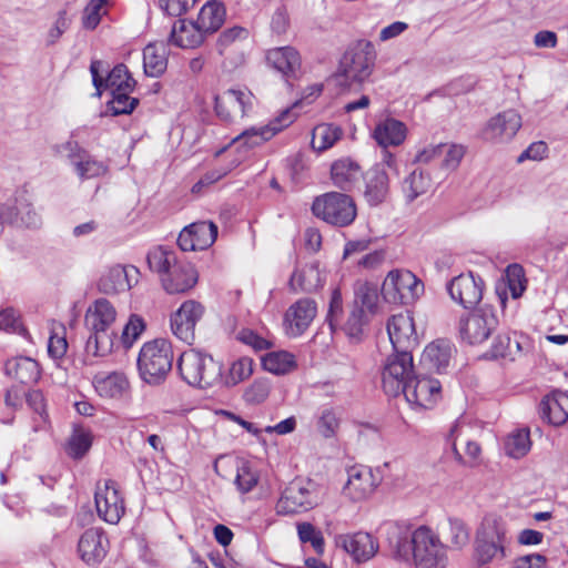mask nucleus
Segmentation results:
<instances>
[{"mask_svg": "<svg viewBox=\"0 0 568 568\" xmlns=\"http://www.w3.org/2000/svg\"><path fill=\"white\" fill-rule=\"evenodd\" d=\"M204 38L205 34L197 21L187 22L185 19H179L172 27L169 41L176 47L192 49L199 47Z\"/></svg>", "mask_w": 568, "mask_h": 568, "instance_id": "nucleus-28", "label": "nucleus"}, {"mask_svg": "<svg viewBox=\"0 0 568 568\" xmlns=\"http://www.w3.org/2000/svg\"><path fill=\"white\" fill-rule=\"evenodd\" d=\"M362 176L359 164L351 158L338 159L331 166L332 181L343 191H352Z\"/></svg>", "mask_w": 568, "mask_h": 568, "instance_id": "nucleus-29", "label": "nucleus"}, {"mask_svg": "<svg viewBox=\"0 0 568 568\" xmlns=\"http://www.w3.org/2000/svg\"><path fill=\"white\" fill-rule=\"evenodd\" d=\"M454 351L455 347L449 341L437 339L425 347L420 364L429 371L443 373L449 365Z\"/></svg>", "mask_w": 568, "mask_h": 568, "instance_id": "nucleus-27", "label": "nucleus"}, {"mask_svg": "<svg viewBox=\"0 0 568 568\" xmlns=\"http://www.w3.org/2000/svg\"><path fill=\"white\" fill-rule=\"evenodd\" d=\"M146 262L150 270L160 275L162 286L169 294L185 293L197 282L193 265L179 260L172 250L159 246L148 253Z\"/></svg>", "mask_w": 568, "mask_h": 568, "instance_id": "nucleus-2", "label": "nucleus"}, {"mask_svg": "<svg viewBox=\"0 0 568 568\" xmlns=\"http://www.w3.org/2000/svg\"><path fill=\"white\" fill-rule=\"evenodd\" d=\"M336 545L342 547L357 562L369 560L378 550V544L373 536L364 531L339 535L336 537Z\"/></svg>", "mask_w": 568, "mask_h": 568, "instance_id": "nucleus-22", "label": "nucleus"}, {"mask_svg": "<svg viewBox=\"0 0 568 568\" xmlns=\"http://www.w3.org/2000/svg\"><path fill=\"white\" fill-rule=\"evenodd\" d=\"M499 324L493 306L483 305L459 320V334L463 341L470 345L481 344Z\"/></svg>", "mask_w": 568, "mask_h": 568, "instance_id": "nucleus-11", "label": "nucleus"}, {"mask_svg": "<svg viewBox=\"0 0 568 568\" xmlns=\"http://www.w3.org/2000/svg\"><path fill=\"white\" fill-rule=\"evenodd\" d=\"M538 413L548 424L562 425L568 419V395L559 390L546 395L539 403Z\"/></svg>", "mask_w": 568, "mask_h": 568, "instance_id": "nucleus-25", "label": "nucleus"}, {"mask_svg": "<svg viewBox=\"0 0 568 568\" xmlns=\"http://www.w3.org/2000/svg\"><path fill=\"white\" fill-rule=\"evenodd\" d=\"M168 51L164 43H150L143 50V68L148 77L158 78L168 65Z\"/></svg>", "mask_w": 568, "mask_h": 568, "instance_id": "nucleus-39", "label": "nucleus"}, {"mask_svg": "<svg viewBox=\"0 0 568 568\" xmlns=\"http://www.w3.org/2000/svg\"><path fill=\"white\" fill-rule=\"evenodd\" d=\"M116 311L106 298H98L93 305L89 306L84 316L87 328L112 327L115 322Z\"/></svg>", "mask_w": 568, "mask_h": 568, "instance_id": "nucleus-34", "label": "nucleus"}, {"mask_svg": "<svg viewBox=\"0 0 568 568\" xmlns=\"http://www.w3.org/2000/svg\"><path fill=\"white\" fill-rule=\"evenodd\" d=\"M413 377V383L408 384L403 394L406 402L417 408L427 409L433 407L442 395L440 383L437 379L417 374Z\"/></svg>", "mask_w": 568, "mask_h": 568, "instance_id": "nucleus-18", "label": "nucleus"}, {"mask_svg": "<svg viewBox=\"0 0 568 568\" xmlns=\"http://www.w3.org/2000/svg\"><path fill=\"white\" fill-rule=\"evenodd\" d=\"M312 212L316 217L337 227L351 225L357 215L353 197L339 192L317 196L312 204Z\"/></svg>", "mask_w": 568, "mask_h": 568, "instance_id": "nucleus-8", "label": "nucleus"}, {"mask_svg": "<svg viewBox=\"0 0 568 568\" xmlns=\"http://www.w3.org/2000/svg\"><path fill=\"white\" fill-rule=\"evenodd\" d=\"M225 8L215 0L207 1L201 9L196 19L204 34L216 32L225 20Z\"/></svg>", "mask_w": 568, "mask_h": 568, "instance_id": "nucleus-40", "label": "nucleus"}, {"mask_svg": "<svg viewBox=\"0 0 568 568\" xmlns=\"http://www.w3.org/2000/svg\"><path fill=\"white\" fill-rule=\"evenodd\" d=\"M298 538L303 544L310 542L317 555L324 554L325 541L320 530L311 523L297 524Z\"/></svg>", "mask_w": 568, "mask_h": 568, "instance_id": "nucleus-48", "label": "nucleus"}, {"mask_svg": "<svg viewBox=\"0 0 568 568\" xmlns=\"http://www.w3.org/2000/svg\"><path fill=\"white\" fill-rule=\"evenodd\" d=\"M90 335L85 343V351L94 356H105L110 354L118 341L116 333L112 327L88 328Z\"/></svg>", "mask_w": 568, "mask_h": 568, "instance_id": "nucleus-36", "label": "nucleus"}, {"mask_svg": "<svg viewBox=\"0 0 568 568\" xmlns=\"http://www.w3.org/2000/svg\"><path fill=\"white\" fill-rule=\"evenodd\" d=\"M94 500L100 518L109 524L119 523L124 514V505L115 481L109 479L104 481L103 487L98 485Z\"/></svg>", "mask_w": 568, "mask_h": 568, "instance_id": "nucleus-19", "label": "nucleus"}, {"mask_svg": "<svg viewBox=\"0 0 568 568\" xmlns=\"http://www.w3.org/2000/svg\"><path fill=\"white\" fill-rule=\"evenodd\" d=\"M262 366L275 375H284L296 367V361L292 353L277 351L264 355L262 357Z\"/></svg>", "mask_w": 568, "mask_h": 568, "instance_id": "nucleus-42", "label": "nucleus"}, {"mask_svg": "<svg viewBox=\"0 0 568 568\" xmlns=\"http://www.w3.org/2000/svg\"><path fill=\"white\" fill-rule=\"evenodd\" d=\"M365 184L364 199L371 206H377L386 201L389 194V176L383 165H374L363 173Z\"/></svg>", "mask_w": 568, "mask_h": 568, "instance_id": "nucleus-23", "label": "nucleus"}, {"mask_svg": "<svg viewBox=\"0 0 568 568\" xmlns=\"http://www.w3.org/2000/svg\"><path fill=\"white\" fill-rule=\"evenodd\" d=\"M508 288L513 298H519L526 290L527 280L525 271L519 264H510L506 268Z\"/></svg>", "mask_w": 568, "mask_h": 568, "instance_id": "nucleus-52", "label": "nucleus"}, {"mask_svg": "<svg viewBox=\"0 0 568 568\" xmlns=\"http://www.w3.org/2000/svg\"><path fill=\"white\" fill-rule=\"evenodd\" d=\"M248 37V30L239 26L223 31L217 39V49L223 54L224 49L236 40H245Z\"/></svg>", "mask_w": 568, "mask_h": 568, "instance_id": "nucleus-63", "label": "nucleus"}, {"mask_svg": "<svg viewBox=\"0 0 568 568\" xmlns=\"http://www.w3.org/2000/svg\"><path fill=\"white\" fill-rule=\"evenodd\" d=\"M108 544V538L101 528L87 529L78 542L80 558L87 565L94 566L100 564L106 555Z\"/></svg>", "mask_w": 568, "mask_h": 568, "instance_id": "nucleus-21", "label": "nucleus"}, {"mask_svg": "<svg viewBox=\"0 0 568 568\" xmlns=\"http://www.w3.org/2000/svg\"><path fill=\"white\" fill-rule=\"evenodd\" d=\"M448 524L452 545L457 549H462L469 541V530L466 524L459 518H449Z\"/></svg>", "mask_w": 568, "mask_h": 568, "instance_id": "nucleus-56", "label": "nucleus"}, {"mask_svg": "<svg viewBox=\"0 0 568 568\" xmlns=\"http://www.w3.org/2000/svg\"><path fill=\"white\" fill-rule=\"evenodd\" d=\"M521 344L518 338H511L508 333L498 334L494 339L490 348V356L493 358H508L514 361L520 354Z\"/></svg>", "mask_w": 568, "mask_h": 568, "instance_id": "nucleus-43", "label": "nucleus"}, {"mask_svg": "<svg viewBox=\"0 0 568 568\" xmlns=\"http://www.w3.org/2000/svg\"><path fill=\"white\" fill-rule=\"evenodd\" d=\"M204 307L201 303L185 301L175 313L171 315V328L173 334L184 343L192 345L195 339V325L202 318Z\"/></svg>", "mask_w": 568, "mask_h": 568, "instance_id": "nucleus-15", "label": "nucleus"}, {"mask_svg": "<svg viewBox=\"0 0 568 568\" xmlns=\"http://www.w3.org/2000/svg\"><path fill=\"white\" fill-rule=\"evenodd\" d=\"M145 329L144 320L138 315L132 314L129 317L128 323L123 327L120 343L125 347L130 348L132 344L140 337Z\"/></svg>", "mask_w": 568, "mask_h": 568, "instance_id": "nucleus-53", "label": "nucleus"}, {"mask_svg": "<svg viewBox=\"0 0 568 568\" xmlns=\"http://www.w3.org/2000/svg\"><path fill=\"white\" fill-rule=\"evenodd\" d=\"M546 562V556L541 554H530L514 559L511 568H542Z\"/></svg>", "mask_w": 568, "mask_h": 568, "instance_id": "nucleus-64", "label": "nucleus"}, {"mask_svg": "<svg viewBox=\"0 0 568 568\" xmlns=\"http://www.w3.org/2000/svg\"><path fill=\"white\" fill-rule=\"evenodd\" d=\"M176 368L190 386L206 389L222 382L223 365L200 351L183 352L176 361Z\"/></svg>", "mask_w": 568, "mask_h": 568, "instance_id": "nucleus-5", "label": "nucleus"}, {"mask_svg": "<svg viewBox=\"0 0 568 568\" xmlns=\"http://www.w3.org/2000/svg\"><path fill=\"white\" fill-rule=\"evenodd\" d=\"M193 234L194 243L197 250H206L213 245L217 237V226L211 221L195 222L189 225Z\"/></svg>", "mask_w": 568, "mask_h": 568, "instance_id": "nucleus-44", "label": "nucleus"}, {"mask_svg": "<svg viewBox=\"0 0 568 568\" xmlns=\"http://www.w3.org/2000/svg\"><path fill=\"white\" fill-rule=\"evenodd\" d=\"M343 313V298L339 288H334L331 294L328 312L326 316V322L329 325L332 332H335L336 327L339 324V318Z\"/></svg>", "mask_w": 568, "mask_h": 568, "instance_id": "nucleus-57", "label": "nucleus"}, {"mask_svg": "<svg viewBox=\"0 0 568 568\" xmlns=\"http://www.w3.org/2000/svg\"><path fill=\"white\" fill-rule=\"evenodd\" d=\"M17 216H20V222L27 229L37 230L42 225L41 215L34 210L32 204L26 203L20 204L19 207H16Z\"/></svg>", "mask_w": 568, "mask_h": 568, "instance_id": "nucleus-60", "label": "nucleus"}, {"mask_svg": "<svg viewBox=\"0 0 568 568\" xmlns=\"http://www.w3.org/2000/svg\"><path fill=\"white\" fill-rule=\"evenodd\" d=\"M253 373V359L250 357H241L232 363L229 375L225 379L226 386H234Z\"/></svg>", "mask_w": 568, "mask_h": 568, "instance_id": "nucleus-49", "label": "nucleus"}, {"mask_svg": "<svg viewBox=\"0 0 568 568\" xmlns=\"http://www.w3.org/2000/svg\"><path fill=\"white\" fill-rule=\"evenodd\" d=\"M93 386L101 397L116 398L128 389L129 382L124 374L114 372L109 375H95Z\"/></svg>", "mask_w": 568, "mask_h": 568, "instance_id": "nucleus-38", "label": "nucleus"}, {"mask_svg": "<svg viewBox=\"0 0 568 568\" xmlns=\"http://www.w3.org/2000/svg\"><path fill=\"white\" fill-rule=\"evenodd\" d=\"M173 359V346L169 339L154 338L145 342L136 361L140 377L149 385H161L172 369Z\"/></svg>", "mask_w": 568, "mask_h": 568, "instance_id": "nucleus-4", "label": "nucleus"}, {"mask_svg": "<svg viewBox=\"0 0 568 568\" xmlns=\"http://www.w3.org/2000/svg\"><path fill=\"white\" fill-rule=\"evenodd\" d=\"M322 285L321 273L316 264H308L295 270L288 281V287L293 293H312Z\"/></svg>", "mask_w": 568, "mask_h": 568, "instance_id": "nucleus-33", "label": "nucleus"}, {"mask_svg": "<svg viewBox=\"0 0 568 568\" xmlns=\"http://www.w3.org/2000/svg\"><path fill=\"white\" fill-rule=\"evenodd\" d=\"M413 355L404 352L390 354L382 371V386L387 396L397 397L403 395L408 384H412L415 376Z\"/></svg>", "mask_w": 568, "mask_h": 568, "instance_id": "nucleus-9", "label": "nucleus"}, {"mask_svg": "<svg viewBox=\"0 0 568 568\" xmlns=\"http://www.w3.org/2000/svg\"><path fill=\"white\" fill-rule=\"evenodd\" d=\"M132 91L111 92L112 99L106 103V113L113 116L131 114L139 105L138 98L130 97Z\"/></svg>", "mask_w": 568, "mask_h": 568, "instance_id": "nucleus-46", "label": "nucleus"}, {"mask_svg": "<svg viewBox=\"0 0 568 568\" xmlns=\"http://www.w3.org/2000/svg\"><path fill=\"white\" fill-rule=\"evenodd\" d=\"M484 286L483 278L469 272L455 276L447 283L446 288L453 301L460 304L465 310H470L481 301Z\"/></svg>", "mask_w": 568, "mask_h": 568, "instance_id": "nucleus-14", "label": "nucleus"}, {"mask_svg": "<svg viewBox=\"0 0 568 568\" xmlns=\"http://www.w3.org/2000/svg\"><path fill=\"white\" fill-rule=\"evenodd\" d=\"M343 135V130L333 123L317 124L312 131L311 145L317 152L332 148Z\"/></svg>", "mask_w": 568, "mask_h": 568, "instance_id": "nucleus-41", "label": "nucleus"}, {"mask_svg": "<svg viewBox=\"0 0 568 568\" xmlns=\"http://www.w3.org/2000/svg\"><path fill=\"white\" fill-rule=\"evenodd\" d=\"M422 285L410 271L393 270L385 277L381 293L389 304H408L417 294Z\"/></svg>", "mask_w": 568, "mask_h": 568, "instance_id": "nucleus-12", "label": "nucleus"}, {"mask_svg": "<svg viewBox=\"0 0 568 568\" xmlns=\"http://www.w3.org/2000/svg\"><path fill=\"white\" fill-rule=\"evenodd\" d=\"M236 338L245 345L251 346L255 352L270 349L273 346V343L257 333H255L251 328H242Z\"/></svg>", "mask_w": 568, "mask_h": 568, "instance_id": "nucleus-58", "label": "nucleus"}, {"mask_svg": "<svg viewBox=\"0 0 568 568\" xmlns=\"http://www.w3.org/2000/svg\"><path fill=\"white\" fill-rule=\"evenodd\" d=\"M378 291L375 284L357 283L354 288V301L348 317L342 329L354 343L362 341L364 327L378 310Z\"/></svg>", "mask_w": 568, "mask_h": 568, "instance_id": "nucleus-6", "label": "nucleus"}, {"mask_svg": "<svg viewBox=\"0 0 568 568\" xmlns=\"http://www.w3.org/2000/svg\"><path fill=\"white\" fill-rule=\"evenodd\" d=\"M258 479L257 473L253 471L247 462H243L237 467L234 484L240 493L247 494L257 485Z\"/></svg>", "mask_w": 568, "mask_h": 568, "instance_id": "nucleus-54", "label": "nucleus"}, {"mask_svg": "<svg viewBox=\"0 0 568 568\" xmlns=\"http://www.w3.org/2000/svg\"><path fill=\"white\" fill-rule=\"evenodd\" d=\"M521 128V116L515 110H506L493 116L484 128L481 136L486 141L508 142Z\"/></svg>", "mask_w": 568, "mask_h": 568, "instance_id": "nucleus-20", "label": "nucleus"}, {"mask_svg": "<svg viewBox=\"0 0 568 568\" xmlns=\"http://www.w3.org/2000/svg\"><path fill=\"white\" fill-rule=\"evenodd\" d=\"M430 186V179L422 170H414L403 183V191L406 200L413 202L419 195L427 192Z\"/></svg>", "mask_w": 568, "mask_h": 568, "instance_id": "nucleus-45", "label": "nucleus"}, {"mask_svg": "<svg viewBox=\"0 0 568 568\" xmlns=\"http://www.w3.org/2000/svg\"><path fill=\"white\" fill-rule=\"evenodd\" d=\"M102 67L103 62L99 60H93L90 64L92 83L97 90V97H101L102 90L106 89H110L111 92L134 90L136 81L133 79L124 63H119L112 70L108 71L105 78L100 73Z\"/></svg>", "mask_w": 568, "mask_h": 568, "instance_id": "nucleus-13", "label": "nucleus"}, {"mask_svg": "<svg viewBox=\"0 0 568 568\" xmlns=\"http://www.w3.org/2000/svg\"><path fill=\"white\" fill-rule=\"evenodd\" d=\"M311 90L312 91L307 95L303 97L301 101H296L291 108L283 110L281 114L268 124L258 128L252 126L243 131L233 139L232 143L237 145L239 150L243 149L247 151L271 140L276 133L294 122L296 118V114L292 113L294 108L298 106L304 100H307V102L311 103L322 93V87L315 85L311 88Z\"/></svg>", "mask_w": 568, "mask_h": 568, "instance_id": "nucleus-7", "label": "nucleus"}, {"mask_svg": "<svg viewBox=\"0 0 568 568\" xmlns=\"http://www.w3.org/2000/svg\"><path fill=\"white\" fill-rule=\"evenodd\" d=\"M267 62L285 77L294 75L301 65L298 52L292 47L274 48L267 52Z\"/></svg>", "mask_w": 568, "mask_h": 568, "instance_id": "nucleus-35", "label": "nucleus"}, {"mask_svg": "<svg viewBox=\"0 0 568 568\" xmlns=\"http://www.w3.org/2000/svg\"><path fill=\"white\" fill-rule=\"evenodd\" d=\"M316 315V303L310 298H302L286 312L285 318L290 322L291 334L298 336L310 326Z\"/></svg>", "mask_w": 568, "mask_h": 568, "instance_id": "nucleus-30", "label": "nucleus"}, {"mask_svg": "<svg viewBox=\"0 0 568 568\" xmlns=\"http://www.w3.org/2000/svg\"><path fill=\"white\" fill-rule=\"evenodd\" d=\"M92 440L89 434H74L69 440V455L75 459L82 458L90 449Z\"/></svg>", "mask_w": 568, "mask_h": 568, "instance_id": "nucleus-61", "label": "nucleus"}, {"mask_svg": "<svg viewBox=\"0 0 568 568\" xmlns=\"http://www.w3.org/2000/svg\"><path fill=\"white\" fill-rule=\"evenodd\" d=\"M376 51L371 41L359 40L347 48L339 61V70L335 75L337 84L359 90L375 67Z\"/></svg>", "mask_w": 568, "mask_h": 568, "instance_id": "nucleus-3", "label": "nucleus"}, {"mask_svg": "<svg viewBox=\"0 0 568 568\" xmlns=\"http://www.w3.org/2000/svg\"><path fill=\"white\" fill-rule=\"evenodd\" d=\"M6 375L23 385L37 383L40 378V367L37 361L27 356L8 359L4 365Z\"/></svg>", "mask_w": 568, "mask_h": 568, "instance_id": "nucleus-32", "label": "nucleus"}, {"mask_svg": "<svg viewBox=\"0 0 568 568\" xmlns=\"http://www.w3.org/2000/svg\"><path fill=\"white\" fill-rule=\"evenodd\" d=\"M387 333L393 346V354L410 353L417 345L414 320L409 314L393 315L387 323Z\"/></svg>", "mask_w": 568, "mask_h": 568, "instance_id": "nucleus-17", "label": "nucleus"}, {"mask_svg": "<svg viewBox=\"0 0 568 568\" xmlns=\"http://www.w3.org/2000/svg\"><path fill=\"white\" fill-rule=\"evenodd\" d=\"M197 0H159V7L171 17L186 13Z\"/></svg>", "mask_w": 568, "mask_h": 568, "instance_id": "nucleus-62", "label": "nucleus"}, {"mask_svg": "<svg viewBox=\"0 0 568 568\" xmlns=\"http://www.w3.org/2000/svg\"><path fill=\"white\" fill-rule=\"evenodd\" d=\"M111 0H90L83 11L82 26L87 30H94L102 16L105 13L104 7L109 4Z\"/></svg>", "mask_w": 568, "mask_h": 568, "instance_id": "nucleus-50", "label": "nucleus"}, {"mask_svg": "<svg viewBox=\"0 0 568 568\" xmlns=\"http://www.w3.org/2000/svg\"><path fill=\"white\" fill-rule=\"evenodd\" d=\"M531 447L529 430L519 429L510 434L505 442V452L513 458L524 457Z\"/></svg>", "mask_w": 568, "mask_h": 568, "instance_id": "nucleus-47", "label": "nucleus"}, {"mask_svg": "<svg viewBox=\"0 0 568 568\" xmlns=\"http://www.w3.org/2000/svg\"><path fill=\"white\" fill-rule=\"evenodd\" d=\"M138 274L134 266L125 267L115 265L111 267L98 282V288L103 294H115L132 287L131 273Z\"/></svg>", "mask_w": 568, "mask_h": 568, "instance_id": "nucleus-31", "label": "nucleus"}, {"mask_svg": "<svg viewBox=\"0 0 568 568\" xmlns=\"http://www.w3.org/2000/svg\"><path fill=\"white\" fill-rule=\"evenodd\" d=\"M338 418L332 408H324L318 417V432L325 437L331 438L335 435L338 427Z\"/></svg>", "mask_w": 568, "mask_h": 568, "instance_id": "nucleus-59", "label": "nucleus"}, {"mask_svg": "<svg viewBox=\"0 0 568 568\" xmlns=\"http://www.w3.org/2000/svg\"><path fill=\"white\" fill-rule=\"evenodd\" d=\"M347 474L348 479L343 487V494L351 500H363L373 493L375 483L369 468L354 466Z\"/></svg>", "mask_w": 568, "mask_h": 568, "instance_id": "nucleus-24", "label": "nucleus"}, {"mask_svg": "<svg viewBox=\"0 0 568 568\" xmlns=\"http://www.w3.org/2000/svg\"><path fill=\"white\" fill-rule=\"evenodd\" d=\"M386 539L395 558L414 559L417 568H445L448 561L446 546L427 526L415 530L405 523H388Z\"/></svg>", "mask_w": 568, "mask_h": 568, "instance_id": "nucleus-1", "label": "nucleus"}, {"mask_svg": "<svg viewBox=\"0 0 568 568\" xmlns=\"http://www.w3.org/2000/svg\"><path fill=\"white\" fill-rule=\"evenodd\" d=\"M243 91L229 89L222 95L214 98L216 115L224 122H231L233 115L244 116L247 101Z\"/></svg>", "mask_w": 568, "mask_h": 568, "instance_id": "nucleus-26", "label": "nucleus"}, {"mask_svg": "<svg viewBox=\"0 0 568 568\" xmlns=\"http://www.w3.org/2000/svg\"><path fill=\"white\" fill-rule=\"evenodd\" d=\"M506 530L494 518H485L477 529L475 539V558L478 565H486L495 558H504Z\"/></svg>", "mask_w": 568, "mask_h": 568, "instance_id": "nucleus-10", "label": "nucleus"}, {"mask_svg": "<svg viewBox=\"0 0 568 568\" xmlns=\"http://www.w3.org/2000/svg\"><path fill=\"white\" fill-rule=\"evenodd\" d=\"M406 138V126L403 122L389 118L378 123L374 130V139L386 149L389 145L397 146Z\"/></svg>", "mask_w": 568, "mask_h": 568, "instance_id": "nucleus-37", "label": "nucleus"}, {"mask_svg": "<svg viewBox=\"0 0 568 568\" xmlns=\"http://www.w3.org/2000/svg\"><path fill=\"white\" fill-rule=\"evenodd\" d=\"M73 166L77 174L81 179H92L100 176L105 172L106 169L102 162L95 160L89 154V152L84 154L80 160H77V163Z\"/></svg>", "mask_w": 568, "mask_h": 568, "instance_id": "nucleus-51", "label": "nucleus"}, {"mask_svg": "<svg viewBox=\"0 0 568 568\" xmlns=\"http://www.w3.org/2000/svg\"><path fill=\"white\" fill-rule=\"evenodd\" d=\"M271 383L267 378H256L244 392V399L248 404H261L270 394Z\"/></svg>", "mask_w": 568, "mask_h": 568, "instance_id": "nucleus-55", "label": "nucleus"}, {"mask_svg": "<svg viewBox=\"0 0 568 568\" xmlns=\"http://www.w3.org/2000/svg\"><path fill=\"white\" fill-rule=\"evenodd\" d=\"M301 480L292 481L282 493L281 498L276 504V511L280 515H293L312 509L317 505L313 493Z\"/></svg>", "mask_w": 568, "mask_h": 568, "instance_id": "nucleus-16", "label": "nucleus"}]
</instances>
